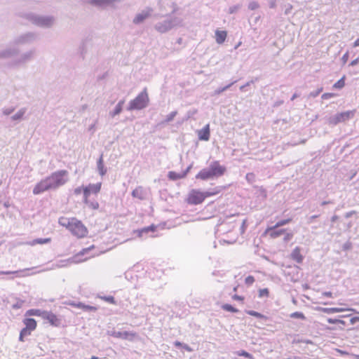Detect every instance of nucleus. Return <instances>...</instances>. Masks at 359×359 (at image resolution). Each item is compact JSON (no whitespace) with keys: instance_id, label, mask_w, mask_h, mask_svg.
I'll return each instance as SVG.
<instances>
[{"instance_id":"1","label":"nucleus","mask_w":359,"mask_h":359,"mask_svg":"<svg viewBox=\"0 0 359 359\" xmlns=\"http://www.w3.org/2000/svg\"><path fill=\"white\" fill-rule=\"evenodd\" d=\"M69 180V172L65 170H60L53 172L50 176L41 180L33 189V194L39 195L46 191L57 189L65 184Z\"/></svg>"},{"instance_id":"2","label":"nucleus","mask_w":359,"mask_h":359,"mask_svg":"<svg viewBox=\"0 0 359 359\" xmlns=\"http://www.w3.org/2000/svg\"><path fill=\"white\" fill-rule=\"evenodd\" d=\"M226 168L220 165L218 161L210 163L208 168L202 169L196 175V179L207 181L217 179L225 173Z\"/></svg>"},{"instance_id":"3","label":"nucleus","mask_w":359,"mask_h":359,"mask_svg":"<svg viewBox=\"0 0 359 359\" xmlns=\"http://www.w3.org/2000/svg\"><path fill=\"white\" fill-rule=\"evenodd\" d=\"M182 19L168 15L165 20L158 22L154 25L155 29L160 33H165L172 28L180 25Z\"/></svg>"},{"instance_id":"4","label":"nucleus","mask_w":359,"mask_h":359,"mask_svg":"<svg viewBox=\"0 0 359 359\" xmlns=\"http://www.w3.org/2000/svg\"><path fill=\"white\" fill-rule=\"evenodd\" d=\"M39 39V34L34 32L22 33L15 36L12 43L13 46H28L34 43Z\"/></svg>"},{"instance_id":"5","label":"nucleus","mask_w":359,"mask_h":359,"mask_svg":"<svg viewBox=\"0 0 359 359\" xmlns=\"http://www.w3.org/2000/svg\"><path fill=\"white\" fill-rule=\"evenodd\" d=\"M149 100L147 93V89L145 88L140 93H139L135 99L130 102L127 107V110L133 111L144 109L147 107Z\"/></svg>"},{"instance_id":"6","label":"nucleus","mask_w":359,"mask_h":359,"mask_svg":"<svg viewBox=\"0 0 359 359\" xmlns=\"http://www.w3.org/2000/svg\"><path fill=\"white\" fill-rule=\"evenodd\" d=\"M28 19L32 24L43 28L50 27L55 21L54 18L52 16H43L34 14L29 15Z\"/></svg>"},{"instance_id":"7","label":"nucleus","mask_w":359,"mask_h":359,"mask_svg":"<svg viewBox=\"0 0 359 359\" xmlns=\"http://www.w3.org/2000/svg\"><path fill=\"white\" fill-rule=\"evenodd\" d=\"M214 195V193L209 191L202 192L197 189H193L188 196L187 202L191 205H198L203 202L205 198Z\"/></svg>"},{"instance_id":"8","label":"nucleus","mask_w":359,"mask_h":359,"mask_svg":"<svg viewBox=\"0 0 359 359\" xmlns=\"http://www.w3.org/2000/svg\"><path fill=\"white\" fill-rule=\"evenodd\" d=\"M36 54V50L34 48L27 50L21 54H18L13 59L12 64L15 66H20L25 65L32 61Z\"/></svg>"},{"instance_id":"9","label":"nucleus","mask_w":359,"mask_h":359,"mask_svg":"<svg viewBox=\"0 0 359 359\" xmlns=\"http://www.w3.org/2000/svg\"><path fill=\"white\" fill-rule=\"evenodd\" d=\"M354 115V111H346L341 113H337L328 118V123L330 125H337L339 123L344 122L349 120Z\"/></svg>"},{"instance_id":"10","label":"nucleus","mask_w":359,"mask_h":359,"mask_svg":"<svg viewBox=\"0 0 359 359\" xmlns=\"http://www.w3.org/2000/svg\"><path fill=\"white\" fill-rule=\"evenodd\" d=\"M74 235L77 237H84L87 233V229L81 222L75 218H72V225L69 230Z\"/></svg>"},{"instance_id":"11","label":"nucleus","mask_w":359,"mask_h":359,"mask_svg":"<svg viewBox=\"0 0 359 359\" xmlns=\"http://www.w3.org/2000/svg\"><path fill=\"white\" fill-rule=\"evenodd\" d=\"M20 53V49L18 47L11 46L0 51V59L15 57Z\"/></svg>"},{"instance_id":"12","label":"nucleus","mask_w":359,"mask_h":359,"mask_svg":"<svg viewBox=\"0 0 359 359\" xmlns=\"http://www.w3.org/2000/svg\"><path fill=\"white\" fill-rule=\"evenodd\" d=\"M152 12L151 8H147V10L142 11L141 13H137L134 19L133 20V22L135 25H140L147 18H148Z\"/></svg>"},{"instance_id":"13","label":"nucleus","mask_w":359,"mask_h":359,"mask_svg":"<svg viewBox=\"0 0 359 359\" xmlns=\"http://www.w3.org/2000/svg\"><path fill=\"white\" fill-rule=\"evenodd\" d=\"M109 334L115 338L122 339H128L133 340V339L135 336V333L124 331H111L109 332Z\"/></svg>"},{"instance_id":"14","label":"nucleus","mask_w":359,"mask_h":359,"mask_svg":"<svg viewBox=\"0 0 359 359\" xmlns=\"http://www.w3.org/2000/svg\"><path fill=\"white\" fill-rule=\"evenodd\" d=\"M210 136V125L206 124L201 130L198 131V137L200 140L208 141Z\"/></svg>"},{"instance_id":"15","label":"nucleus","mask_w":359,"mask_h":359,"mask_svg":"<svg viewBox=\"0 0 359 359\" xmlns=\"http://www.w3.org/2000/svg\"><path fill=\"white\" fill-rule=\"evenodd\" d=\"M278 228L279 227H275V225H274L271 227H269L267 229L266 231L269 233V236L272 238H276L280 236L281 235L284 234L285 232V229H278Z\"/></svg>"},{"instance_id":"16","label":"nucleus","mask_w":359,"mask_h":359,"mask_svg":"<svg viewBox=\"0 0 359 359\" xmlns=\"http://www.w3.org/2000/svg\"><path fill=\"white\" fill-rule=\"evenodd\" d=\"M43 318L47 320L52 325H57L59 324V320L55 314L51 311H45Z\"/></svg>"},{"instance_id":"17","label":"nucleus","mask_w":359,"mask_h":359,"mask_svg":"<svg viewBox=\"0 0 359 359\" xmlns=\"http://www.w3.org/2000/svg\"><path fill=\"white\" fill-rule=\"evenodd\" d=\"M97 170L101 176L106 175L107 172V168L104 165L103 154H102L97 161Z\"/></svg>"},{"instance_id":"18","label":"nucleus","mask_w":359,"mask_h":359,"mask_svg":"<svg viewBox=\"0 0 359 359\" xmlns=\"http://www.w3.org/2000/svg\"><path fill=\"white\" fill-rule=\"evenodd\" d=\"M300 251V248L296 247L291 253V258L298 264H301L304 259V257L301 255Z\"/></svg>"},{"instance_id":"19","label":"nucleus","mask_w":359,"mask_h":359,"mask_svg":"<svg viewBox=\"0 0 359 359\" xmlns=\"http://www.w3.org/2000/svg\"><path fill=\"white\" fill-rule=\"evenodd\" d=\"M102 183L98 182L96 184H89L88 186L85 187L83 189L88 190L89 194H97L100 192L101 189Z\"/></svg>"},{"instance_id":"20","label":"nucleus","mask_w":359,"mask_h":359,"mask_svg":"<svg viewBox=\"0 0 359 359\" xmlns=\"http://www.w3.org/2000/svg\"><path fill=\"white\" fill-rule=\"evenodd\" d=\"M156 226L154 224H151L149 226L142 228L137 231L138 236L143 238L145 235L149 233H153L156 230Z\"/></svg>"},{"instance_id":"21","label":"nucleus","mask_w":359,"mask_h":359,"mask_svg":"<svg viewBox=\"0 0 359 359\" xmlns=\"http://www.w3.org/2000/svg\"><path fill=\"white\" fill-rule=\"evenodd\" d=\"M145 192L142 187H138L132 191V196L140 200L145 198Z\"/></svg>"},{"instance_id":"22","label":"nucleus","mask_w":359,"mask_h":359,"mask_svg":"<svg viewBox=\"0 0 359 359\" xmlns=\"http://www.w3.org/2000/svg\"><path fill=\"white\" fill-rule=\"evenodd\" d=\"M227 33L226 31L217 30L215 32V40L219 44H222L226 40Z\"/></svg>"},{"instance_id":"23","label":"nucleus","mask_w":359,"mask_h":359,"mask_svg":"<svg viewBox=\"0 0 359 359\" xmlns=\"http://www.w3.org/2000/svg\"><path fill=\"white\" fill-rule=\"evenodd\" d=\"M124 102H125L124 100H120L118 102V104L116 105L114 109L109 112V116L111 117H114L116 115H118L119 114H121V112L123 110V106L124 104Z\"/></svg>"},{"instance_id":"24","label":"nucleus","mask_w":359,"mask_h":359,"mask_svg":"<svg viewBox=\"0 0 359 359\" xmlns=\"http://www.w3.org/2000/svg\"><path fill=\"white\" fill-rule=\"evenodd\" d=\"M23 323L25 325V327L29 329L32 331L34 330L36 327V321L34 318H25Z\"/></svg>"},{"instance_id":"25","label":"nucleus","mask_w":359,"mask_h":359,"mask_svg":"<svg viewBox=\"0 0 359 359\" xmlns=\"http://www.w3.org/2000/svg\"><path fill=\"white\" fill-rule=\"evenodd\" d=\"M116 0H90L91 4L97 6L104 7L111 4Z\"/></svg>"},{"instance_id":"26","label":"nucleus","mask_w":359,"mask_h":359,"mask_svg":"<svg viewBox=\"0 0 359 359\" xmlns=\"http://www.w3.org/2000/svg\"><path fill=\"white\" fill-rule=\"evenodd\" d=\"M27 111V109L23 107L21 108L15 114L11 117V119L14 121H20L22 119L23 116Z\"/></svg>"},{"instance_id":"27","label":"nucleus","mask_w":359,"mask_h":359,"mask_svg":"<svg viewBox=\"0 0 359 359\" xmlns=\"http://www.w3.org/2000/svg\"><path fill=\"white\" fill-rule=\"evenodd\" d=\"M77 308L82 309L84 311H96L97 308L95 306H90V305H86L83 303L78 302L77 304Z\"/></svg>"},{"instance_id":"28","label":"nucleus","mask_w":359,"mask_h":359,"mask_svg":"<svg viewBox=\"0 0 359 359\" xmlns=\"http://www.w3.org/2000/svg\"><path fill=\"white\" fill-rule=\"evenodd\" d=\"M168 177L173 181L184 178L182 172H176L174 171H170Z\"/></svg>"},{"instance_id":"29","label":"nucleus","mask_w":359,"mask_h":359,"mask_svg":"<svg viewBox=\"0 0 359 359\" xmlns=\"http://www.w3.org/2000/svg\"><path fill=\"white\" fill-rule=\"evenodd\" d=\"M46 311L40 309H30L27 311V314L29 316H40L43 318Z\"/></svg>"},{"instance_id":"30","label":"nucleus","mask_w":359,"mask_h":359,"mask_svg":"<svg viewBox=\"0 0 359 359\" xmlns=\"http://www.w3.org/2000/svg\"><path fill=\"white\" fill-rule=\"evenodd\" d=\"M59 224L63 226H65L68 230H70V226L72 225V218L67 219L62 217L59 219Z\"/></svg>"},{"instance_id":"31","label":"nucleus","mask_w":359,"mask_h":359,"mask_svg":"<svg viewBox=\"0 0 359 359\" xmlns=\"http://www.w3.org/2000/svg\"><path fill=\"white\" fill-rule=\"evenodd\" d=\"M31 332V330L27 329L26 327L22 328L20 332L19 340L20 341H24L25 337L30 335Z\"/></svg>"},{"instance_id":"32","label":"nucleus","mask_w":359,"mask_h":359,"mask_svg":"<svg viewBox=\"0 0 359 359\" xmlns=\"http://www.w3.org/2000/svg\"><path fill=\"white\" fill-rule=\"evenodd\" d=\"M236 82H237V81H234L231 82V83H229V84H228V85H226V86H224L222 88H219L216 89L215 90L214 95H217L221 94L222 93H223V92L226 91V90L229 89L230 87L232 85H233L235 83H236Z\"/></svg>"},{"instance_id":"33","label":"nucleus","mask_w":359,"mask_h":359,"mask_svg":"<svg viewBox=\"0 0 359 359\" xmlns=\"http://www.w3.org/2000/svg\"><path fill=\"white\" fill-rule=\"evenodd\" d=\"M50 242V238H36V239H34L32 241V243H30V245H36V244H46V243H48Z\"/></svg>"},{"instance_id":"34","label":"nucleus","mask_w":359,"mask_h":359,"mask_svg":"<svg viewBox=\"0 0 359 359\" xmlns=\"http://www.w3.org/2000/svg\"><path fill=\"white\" fill-rule=\"evenodd\" d=\"M246 313L248 315L254 316V317H255L257 318L266 319V317L264 315H263V314H262V313H259L257 311H255L249 310V311H246Z\"/></svg>"},{"instance_id":"35","label":"nucleus","mask_w":359,"mask_h":359,"mask_svg":"<svg viewBox=\"0 0 359 359\" xmlns=\"http://www.w3.org/2000/svg\"><path fill=\"white\" fill-rule=\"evenodd\" d=\"M222 309L224 311H229L231 313H238L239 311L238 309L234 308L232 305L225 304L222 306Z\"/></svg>"},{"instance_id":"36","label":"nucleus","mask_w":359,"mask_h":359,"mask_svg":"<svg viewBox=\"0 0 359 359\" xmlns=\"http://www.w3.org/2000/svg\"><path fill=\"white\" fill-rule=\"evenodd\" d=\"M236 354L239 356H243L250 359H253V355L245 350H241L236 352Z\"/></svg>"},{"instance_id":"37","label":"nucleus","mask_w":359,"mask_h":359,"mask_svg":"<svg viewBox=\"0 0 359 359\" xmlns=\"http://www.w3.org/2000/svg\"><path fill=\"white\" fill-rule=\"evenodd\" d=\"M290 317L292 318H299V319H302V320H305L306 319V317L304 316V314L302 312H299V311H295L294 313H292L290 315Z\"/></svg>"},{"instance_id":"38","label":"nucleus","mask_w":359,"mask_h":359,"mask_svg":"<svg viewBox=\"0 0 359 359\" xmlns=\"http://www.w3.org/2000/svg\"><path fill=\"white\" fill-rule=\"evenodd\" d=\"M345 85V77L343 76L342 78H341L338 81H337L333 87L334 88H337V89H341Z\"/></svg>"},{"instance_id":"39","label":"nucleus","mask_w":359,"mask_h":359,"mask_svg":"<svg viewBox=\"0 0 359 359\" xmlns=\"http://www.w3.org/2000/svg\"><path fill=\"white\" fill-rule=\"evenodd\" d=\"M323 312L325 313H334L340 311V309L338 308H321L320 309Z\"/></svg>"},{"instance_id":"40","label":"nucleus","mask_w":359,"mask_h":359,"mask_svg":"<svg viewBox=\"0 0 359 359\" xmlns=\"http://www.w3.org/2000/svg\"><path fill=\"white\" fill-rule=\"evenodd\" d=\"M177 114V111H172L171 113H170L169 114H168L166 116V118L165 119L164 122L169 123V122L172 121L174 119V118L176 116Z\"/></svg>"},{"instance_id":"41","label":"nucleus","mask_w":359,"mask_h":359,"mask_svg":"<svg viewBox=\"0 0 359 359\" xmlns=\"http://www.w3.org/2000/svg\"><path fill=\"white\" fill-rule=\"evenodd\" d=\"M291 221H292L291 218L286 219H281V220L278 221L275 224V227H280V226H285V225L289 224Z\"/></svg>"},{"instance_id":"42","label":"nucleus","mask_w":359,"mask_h":359,"mask_svg":"<svg viewBox=\"0 0 359 359\" xmlns=\"http://www.w3.org/2000/svg\"><path fill=\"white\" fill-rule=\"evenodd\" d=\"M100 298L111 304H116V302L113 296H104Z\"/></svg>"},{"instance_id":"43","label":"nucleus","mask_w":359,"mask_h":359,"mask_svg":"<svg viewBox=\"0 0 359 359\" xmlns=\"http://www.w3.org/2000/svg\"><path fill=\"white\" fill-rule=\"evenodd\" d=\"M245 179L248 181V182L252 184L255 182V175L252 172L247 173L245 175Z\"/></svg>"},{"instance_id":"44","label":"nucleus","mask_w":359,"mask_h":359,"mask_svg":"<svg viewBox=\"0 0 359 359\" xmlns=\"http://www.w3.org/2000/svg\"><path fill=\"white\" fill-rule=\"evenodd\" d=\"M88 206L93 210H97L99 208V203L96 201H90Z\"/></svg>"},{"instance_id":"45","label":"nucleus","mask_w":359,"mask_h":359,"mask_svg":"<svg viewBox=\"0 0 359 359\" xmlns=\"http://www.w3.org/2000/svg\"><path fill=\"white\" fill-rule=\"evenodd\" d=\"M241 6L240 4L234 5L233 6L229 7V13L233 14L236 13L240 8Z\"/></svg>"},{"instance_id":"46","label":"nucleus","mask_w":359,"mask_h":359,"mask_svg":"<svg viewBox=\"0 0 359 359\" xmlns=\"http://www.w3.org/2000/svg\"><path fill=\"white\" fill-rule=\"evenodd\" d=\"M269 291L267 288L260 289L259 290V297H268Z\"/></svg>"},{"instance_id":"47","label":"nucleus","mask_w":359,"mask_h":359,"mask_svg":"<svg viewBox=\"0 0 359 359\" xmlns=\"http://www.w3.org/2000/svg\"><path fill=\"white\" fill-rule=\"evenodd\" d=\"M89 196H90V194H89L88 190L83 189V201L87 205H88V203L90 202V200H88Z\"/></svg>"},{"instance_id":"48","label":"nucleus","mask_w":359,"mask_h":359,"mask_svg":"<svg viewBox=\"0 0 359 359\" xmlns=\"http://www.w3.org/2000/svg\"><path fill=\"white\" fill-rule=\"evenodd\" d=\"M292 238H293V233H291V232L287 233L286 231L285 232L284 238H283L284 242L287 243L290 241H291Z\"/></svg>"},{"instance_id":"49","label":"nucleus","mask_w":359,"mask_h":359,"mask_svg":"<svg viewBox=\"0 0 359 359\" xmlns=\"http://www.w3.org/2000/svg\"><path fill=\"white\" fill-rule=\"evenodd\" d=\"M259 6V5L257 1H251L248 4V8L251 11L256 10Z\"/></svg>"},{"instance_id":"50","label":"nucleus","mask_w":359,"mask_h":359,"mask_svg":"<svg viewBox=\"0 0 359 359\" xmlns=\"http://www.w3.org/2000/svg\"><path fill=\"white\" fill-rule=\"evenodd\" d=\"M255 281V278L252 276H248L245 279V283L248 285H251Z\"/></svg>"},{"instance_id":"51","label":"nucleus","mask_w":359,"mask_h":359,"mask_svg":"<svg viewBox=\"0 0 359 359\" xmlns=\"http://www.w3.org/2000/svg\"><path fill=\"white\" fill-rule=\"evenodd\" d=\"M351 248H352V244L349 241L346 242L342 245V249H343V250H345V251L351 249Z\"/></svg>"},{"instance_id":"52","label":"nucleus","mask_w":359,"mask_h":359,"mask_svg":"<svg viewBox=\"0 0 359 359\" xmlns=\"http://www.w3.org/2000/svg\"><path fill=\"white\" fill-rule=\"evenodd\" d=\"M322 90H323V88H319V89L316 90L315 91H312V92L310 93L309 96L311 97H317L320 94V93Z\"/></svg>"},{"instance_id":"53","label":"nucleus","mask_w":359,"mask_h":359,"mask_svg":"<svg viewBox=\"0 0 359 359\" xmlns=\"http://www.w3.org/2000/svg\"><path fill=\"white\" fill-rule=\"evenodd\" d=\"M258 191L259 192V196H262L263 198H266L267 196L266 191L262 187L259 188Z\"/></svg>"},{"instance_id":"54","label":"nucleus","mask_w":359,"mask_h":359,"mask_svg":"<svg viewBox=\"0 0 359 359\" xmlns=\"http://www.w3.org/2000/svg\"><path fill=\"white\" fill-rule=\"evenodd\" d=\"M13 111H14V108H13V107L4 109L3 110V114L6 116H8V115L11 114Z\"/></svg>"},{"instance_id":"55","label":"nucleus","mask_w":359,"mask_h":359,"mask_svg":"<svg viewBox=\"0 0 359 359\" xmlns=\"http://www.w3.org/2000/svg\"><path fill=\"white\" fill-rule=\"evenodd\" d=\"M334 96V93H326L323 94L322 99L323 100H328V99L333 97Z\"/></svg>"},{"instance_id":"56","label":"nucleus","mask_w":359,"mask_h":359,"mask_svg":"<svg viewBox=\"0 0 359 359\" xmlns=\"http://www.w3.org/2000/svg\"><path fill=\"white\" fill-rule=\"evenodd\" d=\"M319 217V215H315L310 216L307 218V224H310L313 222L314 219L318 218Z\"/></svg>"},{"instance_id":"57","label":"nucleus","mask_w":359,"mask_h":359,"mask_svg":"<svg viewBox=\"0 0 359 359\" xmlns=\"http://www.w3.org/2000/svg\"><path fill=\"white\" fill-rule=\"evenodd\" d=\"M253 82H254L253 81H250L247 82L245 84H244V85H243V86H241L240 87V90H241V91H245V90H245V88H246L248 86H250L252 83H253Z\"/></svg>"},{"instance_id":"58","label":"nucleus","mask_w":359,"mask_h":359,"mask_svg":"<svg viewBox=\"0 0 359 359\" xmlns=\"http://www.w3.org/2000/svg\"><path fill=\"white\" fill-rule=\"evenodd\" d=\"M84 187H79L76 188V189H74V194H75L76 195H79V194H81V192H83V188H84Z\"/></svg>"},{"instance_id":"59","label":"nucleus","mask_w":359,"mask_h":359,"mask_svg":"<svg viewBox=\"0 0 359 359\" xmlns=\"http://www.w3.org/2000/svg\"><path fill=\"white\" fill-rule=\"evenodd\" d=\"M18 271H0V275H2V274H5V275H8V274H15V273H18Z\"/></svg>"},{"instance_id":"60","label":"nucleus","mask_w":359,"mask_h":359,"mask_svg":"<svg viewBox=\"0 0 359 359\" xmlns=\"http://www.w3.org/2000/svg\"><path fill=\"white\" fill-rule=\"evenodd\" d=\"M192 168V165H189L186 170H184V171L181 172L184 176V177H185L187 174L189 173V172L190 171V170Z\"/></svg>"},{"instance_id":"61","label":"nucleus","mask_w":359,"mask_h":359,"mask_svg":"<svg viewBox=\"0 0 359 359\" xmlns=\"http://www.w3.org/2000/svg\"><path fill=\"white\" fill-rule=\"evenodd\" d=\"M22 303H23L22 301L18 302L16 304L13 305V308L15 309H20L22 306Z\"/></svg>"},{"instance_id":"62","label":"nucleus","mask_w":359,"mask_h":359,"mask_svg":"<svg viewBox=\"0 0 359 359\" xmlns=\"http://www.w3.org/2000/svg\"><path fill=\"white\" fill-rule=\"evenodd\" d=\"M232 299L234 300L243 301L244 299V297L238 294H234L233 296H232Z\"/></svg>"},{"instance_id":"63","label":"nucleus","mask_w":359,"mask_h":359,"mask_svg":"<svg viewBox=\"0 0 359 359\" xmlns=\"http://www.w3.org/2000/svg\"><path fill=\"white\" fill-rule=\"evenodd\" d=\"M348 59V53H346L341 57L344 63H346Z\"/></svg>"},{"instance_id":"64","label":"nucleus","mask_w":359,"mask_h":359,"mask_svg":"<svg viewBox=\"0 0 359 359\" xmlns=\"http://www.w3.org/2000/svg\"><path fill=\"white\" fill-rule=\"evenodd\" d=\"M359 62V57L352 60L350 63V66H355Z\"/></svg>"}]
</instances>
